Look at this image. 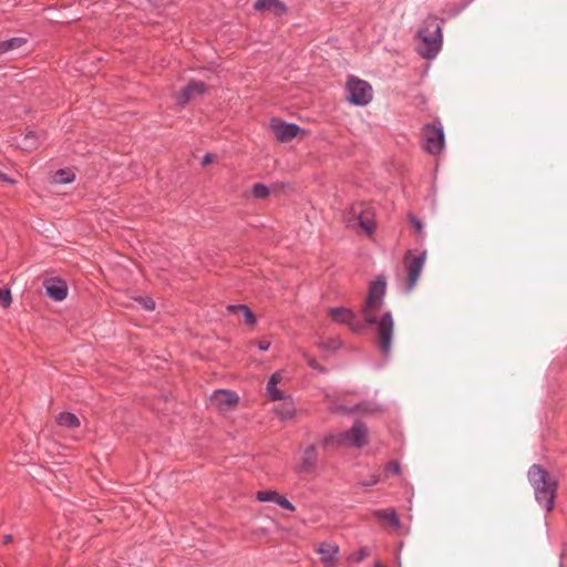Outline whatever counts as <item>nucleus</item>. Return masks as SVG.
<instances>
[{"label":"nucleus","instance_id":"nucleus-1","mask_svg":"<svg viewBox=\"0 0 567 567\" xmlns=\"http://www.w3.org/2000/svg\"><path fill=\"white\" fill-rule=\"evenodd\" d=\"M385 291V277L379 276L369 286V292L362 309V315L367 324H375L379 348L384 357H389L391 353L392 338L394 333L393 316L390 311H386L380 319H377L375 317V313L383 306Z\"/></svg>","mask_w":567,"mask_h":567},{"label":"nucleus","instance_id":"nucleus-2","mask_svg":"<svg viewBox=\"0 0 567 567\" xmlns=\"http://www.w3.org/2000/svg\"><path fill=\"white\" fill-rule=\"evenodd\" d=\"M369 431L361 421H355L348 431L328 434L321 440L323 447H363L368 443Z\"/></svg>","mask_w":567,"mask_h":567},{"label":"nucleus","instance_id":"nucleus-3","mask_svg":"<svg viewBox=\"0 0 567 567\" xmlns=\"http://www.w3.org/2000/svg\"><path fill=\"white\" fill-rule=\"evenodd\" d=\"M417 37L421 40V45L417 52L424 59H434L442 48V29L435 17H427L420 30Z\"/></svg>","mask_w":567,"mask_h":567},{"label":"nucleus","instance_id":"nucleus-4","mask_svg":"<svg viewBox=\"0 0 567 567\" xmlns=\"http://www.w3.org/2000/svg\"><path fill=\"white\" fill-rule=\"evenodd\" d=\"M528 480L534 487L537 503L547 512L553 509L556 483L548 478L547 472L539 465H533L528 471Z\"/></svg>","mask_w":567,"mask_h":567},{"label":"nucleus","instance_id":"nucleus-5","mask_svg":"<svg viewBox=\"0 0 567 567\" xmlns=\"http://www.w3.org/2000/svg\"><path fill=\"white\" fill-rule=\"evenodd\" d=\"M422 145L425 152L439 154L445 145L443 125L440 122L426 124L422 128Z\"/></svg>","mask_w":567,"mask_h":567},{"label":"nucleus","instance_id":"nucleus-6","mask_svg":"<svg viewBox=\"0 0 567 567\" xmlns=\"http://www.w3.org/2000/svg\"><path fill=\"white\" fill-rule=\"evenodd\" d=\"M348 100L353 105L364 106L372 101L371 85L354 76L349 78L347 83Z\"/></svg>","mask_w":567,"mask_h":567},{"label":"nucleus","instance_id":"nucleus-7","mask_svg":"<svg viewBox=\"0 0 567 567\" xmlns=\"http://www.w3.org/2000/svg\"><path fill=\"white\" fill-rule=\"evenodd\" d=\"M426 251L413 255L411 251L405 257V267L408 272L406 293H410L416 286L419 278L425 265Z\"/></svg>","mask_w":567,"mask_h":567},{"label":"nucleus","instance_id":"nucleus-8","mask_svg":"<svg viewBox=\"0 0 567 567\" xmlns=\"http://www.w3.org/2000/svg\"><path fill=\"white\" fill-rule=\"evenodd\" d=\"M319 463V453L315 444L308 445L301 451L300 462L296 467L298 474H312L316 472Z\"/></svg>","mask_w":567,"mask_h":567},{"label":"nucleus","instance_id":"nucleus-9","mask_svg":"<svg viewBox=\"0 0 567 567\" xmlns=\"http://www.w3.org/2000/svg\"><path fill=\"white\" fill-rule=\"evenodd\" d=\"M328 312L333 321L348 324L355 332H360L365 328V323L359 321L353 311L348 308H330Z\"/></svg>","mask_w":567,"mask_h":567},{"label":"nucleus","instance_id":"nucleus-10","mask_svg":"<svg viewBox=\"0 0 567 567\" xmlns=\"http://www.w3.org/2000/svg\"><path fill=\"white\" fill-rule=\"evenodd\" d=\"M270 128L276 138L280 142H289L295 138L301 128L295 123H286L280 118H272L270 121Z\"/></svg>","mask_w":567,"mask_h":567},{"label":"nucleus","instance_id":"nucleus-11","mask_svg":"<svg viewBox=\"0 0 567 567\" xmlns=\"http://www.w3.org/2000/svg\"><path fill=\"white\" fill-rule=\"evenodd\" d=\"M320 560L326 567H334L339 554V546L334 543H320L316 549Z\"/></svg>","mask_w":567,"mask_h":567},{"label":"nucleus","instance_id":"nucleus-12","mask_svg":"<svg viewBox=\"0 0 567 567\" xmlns=\"http://www.w3.org/2000/svg\"><path fill=\"white\" fill-rule=\"evenodd\" d=\"M206 86L202 81H190L177 95L176 101L179 105H185L194 97L204 93Z\"/></svg>","mask_w":567,"mask_h":567},{"label":"nucleus","instance_id":"nucleus-13","mask_svg":"<svg viewBox=\"0 0 567 567\" xmlns=\"http://www.w3.org/2000/svg\"><path fill=\"white\" fill-rule=\"evenodd\" d=\"M212 402L218 409L227 410L237 404L238 395L229 390H217L212 395Z\"/></svg>","mask_w":567,"mask_h":567},{"label":"nucleus","instance_id":"nucleus-14","mask_svg":"<svg viewBox=\"0 0 567 567\" xmlns=\"http://www.w3.org/2000/svg\"><path fill=\"white\" fill-rule=\"evenodd\" d=\"M47 295L54 301H62L68 296V287L64 281L59 279H49L44 281Z\"/></svg>","mask_w":567,"mask_h":567},{"label":"nucleus","instance_id":"nucleus-15","mask_svg":"<svg viewBox=\"0 0 567 567\" xmlns=\"http://www.w3.org/2000/svg\"><path fill=\"white\" fill-rule=\"evenodd\" d=\"M351 215L358 220L359 226L368 234H371L374 229V220L370 209H361L353 207Z\"/></svg>","mask_w":567,"mask_h":567},{"label":"nucleus","instance_id":"nucleus-16","mask_svg":"<svg viewBox=\"0 0 567 567\" xmlns=\"http://www.w3.org/2000/svg\"><path fill=\"white\" fill-rule=\"evenodd\" d=\"M254 8L256 11H269L276 16H281L287 11L286 4L280 0H256Z\"/></svg>","mask_w":567,"mask_h":567},{"label":"nucleus","instance_id":"nucleus-17","mask_svg":"<svg viewBox=\"0 0 567 567\" xmlns=\"http://www.w3.org/2000/svg\"><path fill=\"white\" fill-rule=\"evenodd\" d=\"M281 401L282 403L274 409L276 415L284 421L292 419L296 412L292 399L286 395V399Z\"/></svg>","mask_w":567,"mask_h":567},{"label":"nucleus","instance_id":"nucleus-18","mask_svg":"<svg viewBox=\"0 0 567 567\" xmlns=\"http://www.w3.org/2000/svg\"><path fill=\"white\" fill-rule=\"evenodd\" d=\"M373 515L381 520L389 523L393 528L400 527V518L396 512L391 509H377L373 512Z\"/></svg>","mask_w":567,"mask_h":567},{"label":"nucleus","instance_id":"nucleus-19","mask_svg":"<svg viewBox=\"0 0 567 567\" xmlns=\"http://www.w3.org/2000/svg\"><path fill=\"white\" fill-rule=\"evenodd\" d=\"M27 43V39L22 37H16L0 41V54L20 49Z\"/></svg>","mask_w":567,"mask_h":567},{"label":"nucleus","instance_id":"nucleus-20","mask_svg":"<svg viewBox=\"0 0 567 567\" xmlns=\"http://www.w3.org/2000/svg\"><path fill=\"white\" fill-rule=\"evenodd\" d=\"M56 422L61 426L74 429L80 426L79 417L71 412H62L58 415Z\"/></svg>","mask_w":567,"mask_h":567},{"label":"nucleus","instance_id":"nucleus-21","mask_svg":"<svg viewBox=\"0 0 567 567\" xmlns=\"http://www.w3.org/2000/svg\"><path fill=\"white\" fill-rule=\"evenodd\" d=\"M227 310L229 312L240 311L243 313V316L245 317V320L247 323H249V324L256 323V318H255L252 311L246 305L228 306Z\"/></svg>","mask_w":567,"mask_h":567},{"label":"nucleus","instance_id":"nucleus-22","mask_svg":"<svg viewBox=\"0 0 567 567\" xmlns=\"http://www.w3.org/2000/svg\"><path fill=\"white\" fill-rule=\"evenodd\" d=\"M74 178H75V175L72 171L60 169L54 174L53 182L55 184H69L71 182H73Z\"/></svg>","mask_w":567,"mask_h":567},{"label":"nucleus","instance_id":"nucleus-23","mask_svg":"<svg viewBox=\"0 0 567 567\" xmlns=\"http://www.w3.org/2000/svg\"><path fill=\"white\" fill-rule=\"evenodd\" d=\"M266 394H267L268 399L271 401H280V400L286 399L285 393L277 388V384L267 383Z\"/></svg>","mask_w":567,"mask_h":567},{"label":"nucleus","instance_id":"nucleus-24","mask_svg":"<svg viewBox=\"0 0 567 567\" xmlns=\"http://www.w3.org/2000/svg\"><path fill=\"white\" fill-rule=\"evenodd\" d=\"M278 497H279V494L276 491H271V489L259 491L256 495V498L262 503H265V502L277 503Z\"/></svg>","mask_w":567,"mask_h":567},{"label":"nucleus","instance_id":"nucleus-25","mask_svg":"<svg viewBox=\"0 0 567 567\" xmlns=\"http://www.w3.org/2000/svg\"><path fill=\"white\" fill-rule=\"evenodd\" d=\"M332 411L333 412L353 413V412H372L373 410L369 409L367 405H364V406L357 405L353 408H347V406L339 405V406L333 408Z\"/></svg>","mask_w":567,"mask_h":567},{"label":"nucleus","instance_id":"nucleus-26","mask_svg":"<svg viewBox=\"0 0 567 567\" xmlns=\"http://www.w3.org/2000/svg\"><path fill=\"white\" fill-rule=\"evenodd\" d=\"M252 195L256 197V198H266L268 195H269V188L264 185V184H260V183H257L252 186Z\"/></svg>","mask_w":567,"mask_h":567},{"label":"nucleus","instance_id":"nucleus-27","mask_svg":"<svg viewBox=\"0 0 567 567\" xmlns=\"http://www.w3.org/2000/svg\"><path fill=\"white\" fill-rule=\"evenodd\" d=\"M35 142H37V134L33 131H30L24 135L23 141L21 143V147L23 150H30L35 145Z\"/></svg>","mask_w":567,"mask_h":567},{"label":"nucleus","instance_id":"nucleus-28","mask_svg":"<svg viewBox=\"0 0 567 567\" xmlns=\"http://www.w3.org/2000/svg\"><path fill=\"white\" fill-rule=\"evenodd\" d=\"M12 302L11 292L8 288H0V307L8 308Z\"/></svg>","mask_w":567,"mask_h":567},{"label":"nucleus","instance_id":"nucleus-29","mask_svg":"<svg viewBox=\"0 0 567 567\" xmlns=\"http://www.w3.org/2000/svg\"><path fill=\"white\" fill-rule=\"evenodd\" d=\"M384 472H385V476L399 475L401 473V467H400L399 462H396V461L390 462L385 466Z\"/></svg>","mask_w":567,"mask_h":567},{"label":"nucleus","instance_id":"nucleus-30","mask_svg":"<svg viewBox=\"0 0 567 567\" xmlns=\"http://www.w3.org/2000/svg\"><path fill=\"white\" fill-rule=\"evenodd\" d=\"M370 555V548L369 547H361L358 551L351 555V558L354 559L358 563L363 561L368 556Z\"/></svg>","mask_w":567,"mask_h":567},{"label":"nucleus","instance_id":"nucleus-31","mask_svg":"<svg viewBox=\"0 0 567 567\" xmlns=\"http://www.w3.org/2000/svg\"><path fill=\"white\" fill-rule=\"evenodd\" d=\"M276 504L285 509L295 511L293 504L288 498L280 494Z\"/></svg>","mask_w":567,"mask_h":567},{"label":"nucleus","instance_id":"nucleus-32","mask_svg":"<svg viewBox=\"0 0 567 567\" xmlns=\"http://www.w3.org/2000/svg\"><path fill=\"white\" fill-rule=\"evenodd\" d=\"M302 355L307 360V363L309 364L310 368L323 372V369L318 364V362L315 359L310 358L306 352H303Z\"/></svg>","mask_w":567,"mask_h":567},{"label":"nucleus","instance_id":"nucleus-33","mask_svg":"<svg viewBox=\"0 0 567 567\" xmlns=\"http://www.w3.org/2000/svg\"><path fill=\"white\" fill-rule=\"evenodd\" d=\"M282 373L280 371H277L270 375L267 383L278 385L282 381Z\"/></svg>","mask_w":567,"mask_h":567},{"label":"nucleus","instance_id":"nucleus-34","mask_svg":"<svg viewBox=\"0 0 567 567\" xmlns=\"http://www.w3.org/2000/svg\"><path fill=\"white\" fill-rule=\"evenodd\" d=\"M380 482V478L378 475H372L371 478L369 481H362L360 484L362 486H374L377 485L378 483Z\"/></svg>","mask_w":567,"mask_h":567},{"label":"nucleus","instance_id":"nucleus-35","mask_svg":"<svg viewBox=\"0 0 567 567\" xmlns=\"http://www.w3.org/2000/svg\"><path fill=\"white\" fill-rule=\"evenodd\" d=\"M141 303L143 306V308L148 311L154 310V308H155V302L152 299H143V300H141Z\"/></svg>","mask_w":567,"mask_h":567},{"label":"nucleus","instance_id":"nucleus-36","mask_svg":"<svg viewBox=\"0 0 567 567\" xmlns=\"http://www.w3.org/2000/svg\"><path fill=\"white\" fill-rule=\"evenodd\" d=\"M410 223L412 224V226H413L417 231H421V230H422L423 225H422L421 220H420V219H417L416 217L411 216V217H410Z\"/></svg>","mask_w":567,"mask_h":567},{"label":"nucleus","instance_id":"nucleus-37","mask_svg":"<svg viewBox=\"0 0 567 567\" xmlns=\"http://www.w3.org/2000/svg\"><path fill=\"white\" fill-rule=\"evenodd\" d=\"M269 348H270V342L269 341H260L258 343V349L260 351H267Z\"/></svg>","mask_w":567,"mask_h":567},{"label":"nucleus","instance_id":"nucleus-38","mask_svg":"<svg viewBox=\"0 0 567 567\" xmlns=\"http://www.w3.org/2000/svg\"><path fill=\"white\" fill-rule=\"evenodd\" d=\"M212 161H213V155H212V154H206V155L203 157V165H207V164H209Z\"/></svg>","mask_w":567,"mask_h":567},{"label":"nucleus","instance_id":"nucleus-39","mask_svg":"<svg viewBox=\"0 0 567 567\" xmlns=\"http://www.w3.org/2000/svg\"><path fill=\"white\" fill-rule=\"evenodd\" d=\"M0 179L4 181V182H7V183H10V184H13V183H14V181H13V179L9 178V177H8L6 174H3V173H0Z\"/></svg>","mask_w":567,"mask_h":567},{"label":"nucleus","instance_id":"nucleus-40","mask_svg":"<svg viewBox=\"0 0 567 567\" xmlns=\"http://www.w3.org/2000/svg\"><path fill=\"white\" fill-rule=\"evenodd\" d=\"M12 540H13L12 535L8 534V535L3 536L2 542H3V544L8 545V544L12 543Z\"/></svg>","mask_w":567,"mask_h":567},{"label":"nucleus","instance_id":"nucleus-41","mask_svg":"<svg viewBox=\"0 0 567 567\" xmlns=\"http://www.w3.org/2000/svg\"><path fill=\"white\" fill-rule=\"evenodd\" d=\"M319 347L322 349H336L338 346L336 343H333L332 346H326L324 343H320Z\"/></svg>","mask_w":567,"mask_h":567},{"label":"nucleus","instance_id":"nucleus-42","mask_svg":"<svg viewBox=\"0 0 567 567\" xmlns=\"http://www.w3.org/2000/svg\"><path fill=\"white\" fill-rule=\"evenodd\" d=\"M374 567H383L380 563H375Z\"/></svg>","mask_w":567,"mask_h":567}]
</instances>
